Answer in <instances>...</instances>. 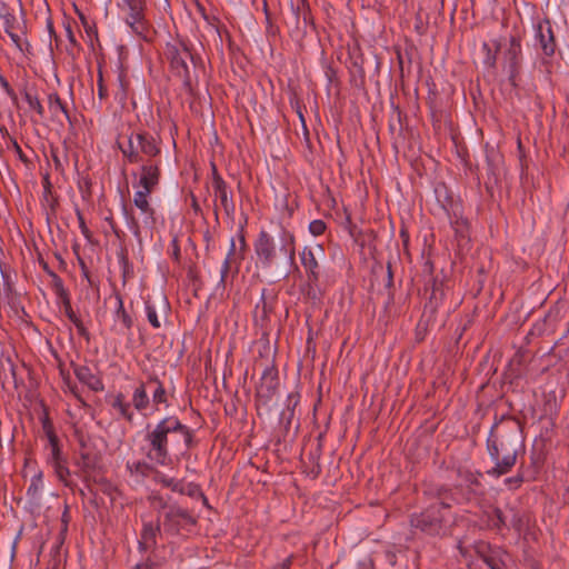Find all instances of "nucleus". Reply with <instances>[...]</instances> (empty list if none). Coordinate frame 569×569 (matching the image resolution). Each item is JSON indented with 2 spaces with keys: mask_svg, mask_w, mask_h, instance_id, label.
I'll return each mask as SVG.
<instances>
[{
  "mask_svg": "<svg viewBox=\"0 0 569 569\" xmlns=\"http://www.w3.org/2000/svg\"><path fill=\"white\" fill-rule=\"evenodd\" d=\"M146 457L150 462L167 467L172 462L171 452L187 455L197 447L194 430L184 425L176 415L162 417L154 425L146 427Z\"/></svg>",
  "mask_w": 569,
  "mask_h": 569,
  "instance_id": "nucleus-1",
  "label": "nucleus"
},
{
  "mask_svg": "<svg viewBox=\"0 0 569 569\" xmlns=\"http://www.w3.org/2000/svg\"><path fill=\"white\" fill-rule=\"evenodd\" d=\"M522 445V425L519 419L509 415L496 416L487 438V451L495 466L487 473L498 478L511 471Z\"/></svg>",
  "mask_w": 569,
  "mask_h": 569,
  "instance_id": "nucleus-2",
  "label": "nucleus"
},
{
  "mask_svg": "<svg viewBox=\"0 0 569 569\" xmlns=\"http://www.w3.org/2000/svg\"><path fill=\"white\" fill-rule=\"evenodd\" d=\"M278 244L274 237L266 230H260L253 243L257 264L266 271L274 272L283 279L296 266V236L282 223L278 226Z\"/></svg>",
  "mask_w": 569,
  "mask_h": 569,
  "instance_id": "nucleus-3",
  "label": "nucleus"
},
{
  "mask_svg": "<svg viewBox=\"0 0 569 569\" xmlns=\"http://www.w3.org/2000/svg\"><path fill=\"white\" fill-rule=\"evenodd\" d=\"M119 149L123 158L132 164L161 160L160 141L146 130L132 131L128 137V144L126 147L119 144Z\"/></svg>",
  "mask_w": 569,
  "mask_h": 569,
  "instance_id": "nucleus-4",
  "label": "nucleus"
},
{
  "mask_svg": "<svg viewBox=\"0 0 569 569\" xmlns=\"http://www.w3.org/2000/svg\"><path fill=\"white\" fill-rule=\"evenodd\" d=\"M164 56L170 63L172 72L182 79L183 88L192 93V81L188 61L194 63V57L189 43L181 39L167 42Z\"/></svg>",
  "mask_w": 569,
  "mask_h": 569,
  "instance_id": "nucleus-5",
  "label": "nucleus"
},
{
  "mask_svg": "<svg viewBox=\"0 0 569 569\" xmlns=\"http://www.w3.org/2000/svg\"><path fill=\"white\" fill-rule=\"evenodd\" d=\"M44 450L47 465L53 470L60 482L66 487L71 488L73 483L70 479L71 472L69 469L68 457L62 451L60 439L48 441Z\"/></svg>",
  "mask_w": 569,
  "mask_h": 569,
  "instance_id": "nucleus-6",
  "label": "nucleus"
},
{
  "mask_svg": "<svg viewBox=\"0 0 569 569\" xmlns=\"http://www.w3.org/2000/svg\"><path fill=\"white\" fill-rule=\"evenodd\" d=\"M279 387V375L274 363L266 365L260 382L256 387L257 406H268Z\"/></svg>",
  "mask_w": 569,
  "mask_h": 569,
  "instance_id": "nucleus-7",
  "label": "nucleus"
},
{
  "mask_svg": "<svg viewBox=\"0 0 569 569\" xmlns=\"http://www.w3.org/2000/svg\"><path fill=\"white\" fill-rule=\"evenodd\" d=\"M456 472L458 478L461 479V482L456 485L457 490L460 492V499H463L465 502L468 503L480 496L478 488L481 487V472H475L466 467H458Z\"/></svg>",
  "mask_w": 569,
  "mask_h": 569,
  "instance_id": "nucleus-8",
  "label": "nucleus"
},
{
  "mask_svg": "<svg viewBox=\"0 0 569 569\" xmlns=\"http://www.w3.org/2000/svg\"><path fill=\"white\" fill-rule=\"evenodd\" d=\"M503 58L508 67L509 82L512 87H516L522 61L521 39L518 36L510 37L509 47L505 51Z\"/></svg>",
  "mask_w": 569,
  "mask_h": 569,
  "instance_id": "nucleus-9",
  "label": "nucleus"
},
{
  "mask_svg": "<svg viewBox=\"0 0 569 569\" xmlns=\"http://www.w3.org/2000/svg\"><path fill=\"white\" fill-rule=\"evenodd\" d=\"M140 163L141 167L137 186L141 189L137 192L152 193L160 183L161 160L144 161Z\"/></svg>",
  "mask_w": 569,
  "mask_h": 569,
  "instance_id": "nucleus-10",
  "label": "nucleus"
},
{
  "mask_svg": "<svg viewBox=\"0 0 569 569\" xmlns=\"http://www.w3.org/2000/svg\"><path fill=\"white\" fill-rule=\"evenodd\" d=\"M162 525L166 531L190 530L196 519L187 510L171 506L163 512Z\"/></svg>",
  "mask_w": 569,
  "mask_h": 569,
  "instance_id": "nucleus-11",
  "label": "nucleus"
},
{
  "mask_svg": "<svg viewBox=\"0 0 569 569\" xmlns=\"http://www.w3.org/2000/svg\"><path fill=\"white\" fill-rule=\"evenodd\" d=\"M278 296L272 290L263 288L259 301L253 310V322L260 328L267 327L270 321V315L274 311Z\"/></svg>",
  "mask_w": 569,
  "mask_h": 569,
  "instance_id": "nucleus-12",
  "label": "nucleus"
},
{
  "mask_svg": "<svg viewBox=\"0 0 569 569\" xmlns=\"http://www.w3.org/2000/svg\"><path fill=\"white\" fill-rule=\"evenodd\" d=\"M323 246L316 244L315 247L306 246L299 252L300 262L305 270L307 280L321 278V267L317 259V254L323 253Z\"/></svg>",
  "mask_w": 569,
  "mask_h": 569,
  "instance_id": "nucleus-13",
  "label": "nucleus"
},
{
  "mask_svg": "<svg viewBox=\"0 0 569 569\" xmlns=\"http://www.w3.org/2000/svg\"><path fill=\"white\" fill-rule=\"evenodd\" d=\"M425 493L430 498L437 499L439 506L445 509H450L453 505L466 503L463 499H460V492L456 486L451 488L447 485H430L425 490Z\"/></svg>",
  "mask_w": 569,
  "mask_h": 569,
  "instance_id": "nucleus-14",
  "label": "nucleus"
},
{
  "mask_svg": "<svg viewBox=\"0 0 569 569\" xmlns=\"http://www.w3.org/2000/svg\"><path fill=\"white\" fill-rule=\"evenodd\" d=\"M535 39L546 57H552L555 54L557 43L551 22L548 18L539 20L535 24Z\"/></svg>",
  "mask_w": 569,
  "mask_h": 569,
  "instance_id": "nucleus-15",
  "label": "nucleus"
},
{
  "mask_svg": "<svg viewBox=\"0 0 569 569\" xmlns=\"http://www.w3.org/2000/svg\"><path fill=\"white\" fill-rule=\"evenodd\" d=\"M150 194L151 193H146V192H134L133 203L140 210L141 214L143 216V218H142L143 227L152 232V230L156 228L157 219H156V211L149 202Z\"/></svg>",
  "mask_w": 569,
  "mask_h": 569,
  "instance_id": "nucleus-16",
  "label": "nucleus"
},
{
  "mask_svg": "<svg viewBox=\"0 0 569 569\" xmlns=\"http://www.w3.org/2000/svg\"><path fill=\"white\" fill-rule=\"evenodd\" d=\"M440 522L436 512V507L432 506L420 513H413L410 519L411 527L421 531L436 530Z\"/></svg>",
  "mask_w": 569,
  "mask_h": 569,
  "instance_id": "nucleus-17",
  "label": "nucleus"
},
{
  "mask_svg": "<svg viewBox=\"0 0 569 569\" xmlns=\"http://www.w3.org/2000/svg\"><path fill=\"white\" fill-rule=\"evenodd\" d=\"M71 367L77 379L90 390L98 392L104 389L102 380L88 366L77 365L72 361Z\"/></svg>",
  "mask_w": 569,
  "mask_h": 569,
  "instance_id": "nucleus-18",
  "label": "nucleus"
},
{
  "mask_svg": "<svg viewBox=\"0 0 569 569\" xmlns=\"http://www.w3.org/2000/svg\"><path fill=\"white\" fill-rule=\"evenodd\" d=\"M214 196L220 200V204L228 217L233 216L236 211V204L233 201L232 192L226 181H218L217 184L212 186Z\"/></svg>",
  "mask_w": 569,
  "mask_h": 569,
  "instance_id": "nucleus-19",
  "label": "nucleus"
},
{
  "mask_svg": "<svg viewBox=\"0 0 569 569\" xmlns=\"http://www.w3.org/2000/svg\"><path fill=\"white\" fill-rule=\"evenodd\" d=\"M114 299L117 301V308L114 311V318L116 320L120 321L121 328L119 329L117 326L113 327V330L117 333H124L126 331H130L133 327V319L128 313V311L124 308L123 298L119 292H114Z\"/></svg>",
  "mask_w": 569,
  "mask_h": 569,
  "instance_id": "nucleus-20",
  "label": "nucleus"
},
{
  "mask_svg": "<svg viewBox=\"0 0 569 569\" xmlns=\"http://www.w3.org/2000/svg\"><path fill=\"white\" fill-rule=\"evenodd\" d=\"M21 94L24 101L28 103L29 110L33 111L40 119H43L46 111L40 101L37 88L34 86L26 84L21 90Z\"/></svg>",
  "mask_w": 569,
  "mask_h": 569,
  "instance_id": "nucleus-21",
  "label": "nucleus"
},
{
  "mask_svg": "<svg viewBox=\"0 0 569 569\" xmlns=\"http://www.w3.org/2000/svg\"><path fill=\"white\" fill-rule=\"evenodd\" d=\"M146 313L149 323L154 328H160V320L158 318L157 309L166 311L169 307L168 299L164 295H160L158 298V305H156L150 299L146 300Z\"/></svg>",
  "mask_w": 569,
  "mask_h": 569,
  "instance_id": "nucleus-22",
  "label": "nucleus"
},
{
  "mask_svg": "<svg viewBox=\"0 0 569 569\" xmlns=\"http://www.w3.org/2000/svg\"><path fill=\"white\" fill-rule=\"evenodd\" d=\"M148 385H156L154 390L152 391V405L157 410H159L160 406L168 408L170 406L168 399V392L163 386V383L159 380L157 376H149L147 380Z\"/></svg>",
  "mask_w": 569,
  "mask_h": 569,
  "instance_id": "nucleus-23",
  "label": "nucleus"
},
{
  "mask_svg": "<svg viewBox=\"0 0 569 569\" xmlns=\"http://www.w3.org/2000/svg\"><path fill=\"white\" fill-rule=\"evenodd\" d=\"M292 11L296 17L297 29L306 28L308 24L312 23L308 0H297V3L292 4Z\"/></svg>",
  "mask_w": 569,
  "mask_h": 569,
  "instance_id": "nucleus-24",
  "label": "nucleus"
},
{
  "mask_svg": "<svg viewBox=\"0 0 569 569\" xmlns=\"http://www.w3.org/2000/svg\"><path fill=\"white\" fill-rule=\"evenodd\" d=\"M300 397L297 392H291L288 395L286 400V408L280 413V422L283 425L284 429L288 430L292 423L295 418V410L299 405Z\"/></svg>",
  "mask_w": 569,
  "mask_h": 569,
  "instance_id": "nucleus-25",
  "label": "nucleus"
},
{
  "mask_svg": "<svg viewBox=\"0 0 569 569\" xmlns=\"http://www.w3.org/2000/svg\"><path fill=\"white\" fill-rule=\"evenodd\" d=\"M48 108L51 112L52 118H57L59 113H62L63 117L68 120V122L71 126L73 124L67 104L64 101H62L58 92H50L48 94Z\"/></svg>",
  "mask_w": 569,
  "mask_h": 569,
  "instance_id": "nucleus-26",
  "label": "nucleus"
},
{
  "mask_svg": "<svg viewBox=\"0 0 569 569\" xmlns=\"http://www.w3.org/2000/svg\"><path fill=\"white\" fill-rule=\"evenodd\" d=\"M481 49L485 53V58L482 61L483 64L489 69H495L497 64V56L501 49L500 41L497 39L491 40V44L488 42H483Z\"/></svg>",
  "mask_w": 569,
  "mask_h": 569,
  "instance_id": "nucleus-27",
  "label": "nucleus"
},
{
  "mask_svg": "<svg viewBox=\"0 0 569 569\" xmlns=\"http://www.w3.org/2000/svg\"><path fill=\"white\" fill-rule=\"evenodd\" d=\"M42 489L43 475L42 471H39L31 478L30 485L27 489V497L31 503L38 505L40 502Z\"/></svg>",
  "mask_w": 569,
  "mask_h": 569,
  "instance_id": "nucleus-28",
  "label": "nucleus"
},
{
  "mask_svg": "<svg viewBox=\"0 0 569 569\" xmlns=\"http://www.w3.org/2000/svg\"><path fill=\"white\" fill-rule=\"evenodd\" d=\"M126 21L136 34L144 39L147 38L149 24L144 18V11L139 12L138 14H128Z\"/></svg>",
  "mask_w": 569,
  "mask_h": 569,
  "instance_id": "nucleus-29",
  "label": "nucleus"
},
{
  "mask_svg": "<svg viewBox=\"0 0 569 569\" xmlns=\"http://www.w3.org/2000/svg\"><path fill=\"white\" fill-rule=\"evenodd\" d=\"M111 407L118 411L120 417L126 419L128 422H132L134 418V413L131 410V405L126 401V397L123 393L119 392L114 396L111 401Z\"/></svg>",
  "mask_w": 569,
  "mask_h": 569,
  "instance_id": "nucleus-30",
  "label": "nucleus"
},
{
  "mask_svg": "<svg viewBox=\"0 0 569 569\" xmlns=\"http://www.w3.org/2000/svg\"><path fill=\"white\" fill-rule=\"evenodd\" d=\"M147 385V382H140L132 393V406L140 412L146 410L150 405Z\"/></svg>",
  "mask_w": 569,
  "mask_h": 569,
  "instance_id": "nucleus-31",
  "label": "nucleus"
},
{
  "mask_svg": "<svg viewBox=\"0 0 569 569\" xmlns=\"http://www.w3.org/2000/svg\"><path fill=\"white\" fill-rule=\"evenodd\" d=\"M0 19L3 21L4 32L20 29L19 21L13 12L4 2L0 3Z\"/></svg>",
  "mask_w": 569,
  "mask_h": 569,
  "instance_id": "nucleus-32",
  "label": "nucleus"
},
{
  "mask_svg": "<svg viewBox=\"0 0 569 569\" xmlns=\"http://www.w3.org/2000/svg\"><path fill=\"white\" fill-rule=\"evenodd\" d=\"M77 466L82 472L89 473L98 468L99 458L97 455H93L89 451H81L79 460L77 461Z\"/></svg>",
  "mask_w": 569,
  "mask_h": 569,
  "instance_id": "nucleus-33",
  "label": "nucleus"
},
{
  "mask_svg": "<svg viewBox=\"0 0 569 569\" xmlns=\"http://www.w3.org/2000/svg\"><path fill=\"white\" fill-rule=\"evenodd\" d=\"M302 293L308 300H311L313 302L319 301L323 296V291L320 287V279H306V283L302 287Z\"/></svg>",
  "mask_w": 569,
  "mask_h": 569,
  "instance_id": "nucleus-34",
  "label": "nucleus"
},
{
  "mask_svg": "<svg viewBox=\"0 0 569 569\" xmlns=\"http://www.w3.org/2000/svg\"><path fill=\"white\" fill-rule=\"evenodd\" d=\"M42 201L46 207H48L52 212L56 211L59 202L58 197L53 194L52 192V186L49 180V176L47 174L43 178V193H42Z\"/></svg>",
  "mask_w": 569,
  "mask_h": 569,
  "instance_id": "nucleus-35",
  "label": "nucleus"
},
{
  "mask_svg": "<svg viewBox=\"0 0 569 569\" xmlns=\"http://www.w3.org/2000/svg\"><path fill=\"white\" fill-rule=\"evenodd\" d=\"M239 263L236 266L229 263L228 261H223L220 270V279L218 281L219 287H226L229 278L233 280L239 273Z\"/></svg>",
  "mask_w": 569,
  "mask_h": 569,
  "instance_id": "nucleus-36",
  "label": "nucleus"
},
{
  "mask_svg": "<svg viewBox=\"0 0 569 569\" xmlns=\"http://www.w3.org/2000/svg\"><path fill=\"white\" fill-rule=\"evenodd\" d=\"M127 470L130 472V475H137L141 477H148L152 471L153 467L151 463L140 460V461H133V462H127L126 465Z\"/></svg>",
  "mask_w": 569,
  "mask_h": 569,
  "instance_id": "nucleus-37",
  "label": "nucleus"
},
{
  "mask_svg": "<svg viewBox=\"0 0 569 569\" xmlns=\"http://www.w3.org/2000/svg\"><path fill=\"white\" fill-rule=\"evenodd\" d=\"M451 228L455 231V236L459 241H462L468 238V220L463 218H459L455 216V219H450Z\"/></svg>",
  "mask_w": 569,
  "mask_h": 569,
  "instance_id": "nucleus-38",
  "label": "nucleus"
},
{
  "mask_svg": "<svg viewBox=\"0 0 569 569\" xmlns=\"http://www.w3.org/2000/svg\"><path fill=\"white\" fill-rule=\"evenodd\" d=\"M118 260L122 268L123 282H126L127 279H129L133 274V266H132V263H130V261L128 259V252L126 249H121L118 252Z\"/></svg>",
  "mask_w": 569,
  "mask_h": 569,
  "instance_id": "nucleus-39",
  "label": "nucleus"
},
{
  "mask_svg": "<svg viewBox=\"0 0 569 569\" xmlns=\"http://www.w3.org/2000/svg\"><path fill=\"white\" fill-rule=\"evenodd\" d=\"M64 30H66L67 39L69 41V46L66 48V51L68 52L69 56L74 57V54H76L74 49H77L79 51L80 44L76 39L74 32L72 29V23L70 21L64 22Z\"/></svg>",
  "mask_w": 569,
  "mask_h": 569,
  "instance_id": "nucleus-40",
  "label": "nucleus"
},
{
  "mask_svg": "<svg viewBox=\"0 0 569 569\" xmlns=\"http://www.w3.org/2000/svg\"><path fill=\"white\" fill-rule=\"evenodd\" d=\"M486 160L488 164V181L486 182V188L489 189L490 183L493 181L495 183L498 181V176L496 172V154L493 151L487 152Z\"/></svg>",
  "mask_w": 569,
  "mask_h": 569,
  "instance_id": "nucleus-41",
  "label": "nucleus"
},
{
  "mask_svg": "<svg viewBox=\"0 0 569 569\" xmlns=\"http://www.w3.org/2000/svg\"><path fill=\"white\" fill-rule=\"evenodd\" d=\"M121 2L120 7L127 9L128 14H138L146 8V0H121Z\"/></svg>",
  "mask_w": 569,
  "mask_h": 569,
  "instance_id": "nucleus-42",
  "label": "nucleus"
},
{
  "mask_svg": "<svg viewBox=\"0 0 569 569\" xmlns=\"http://www.w3.org/2000/svg\"><path fill=\"white\" fill-rule=\"evenodd\" d=\"M180 495H186L192 499H198L199 496H202V489L200 485L196 482H184L182 483Z\"/></svg>",
  "mask_w": 569,
  "mask_h": 569,
  "instance_id": "nucleus-43",
  "label": "nucleus"
},
{
  "mask_svg": "<svg viewBox=\"0 0 569 569\" xmlns=\"http://www.w3.org/2000/svg\"><path fill=\"white\" fill-rule=\"evenodd\" d=\"M97 90H98L99 100L101 102L106 101L109 97V93H108L107 86L104 83L103 72H102L101 67L98 68Z\"/></svg>",
  "mask_w": 569,
  "mask_h": 569,
  "instance_id": "nucleus-44",
  "label": "nucleus"
},
{
  "mask_svg": "<svg viewBox=\"0 0 569 569\" xmlns=\"http://www.w3.org/2000/svg\"><path fill=\"white\" fill-rule=\"evenodd\" d=\"M244 258V254L243 253H239V256H237V248H236V242H234V239L232 238L231 241H230V248L228 250V253L224 258L223 261H228L229 263L236 266V263H241V261L243 260Z\"/></svg>",
  "mask_w": 569,
  "mask_h": 569,
  "instance_id": "nucleus-45",
  "label": "nucleus"
},
{
  "mask_svg": "<svg viewBox=\"0 0 569 569\" xmlns=\"http://www.w3.org/2000/svg\"><path fill=\"white\" fill-rule=\"evenodd\" d=\"M159 482L163 487L169 488L171 491L180 493L183 480H177L174 478H169L162 475L159 479Z\"/></svg>",
  "mask_w": 569,
  "mask_h": 569,
  "instance_id": "nucleus-46",
  "label": "nucleus"
},
{
  "mask_svg": "<svg viewBox=\"0 0 569 569\" xmlns=\"http://www.w3.org/2000/svg\"><path fill=\"white\" fill-rule=\"evenodd\" d=\"M118 81H119V90L116 93V97L119 98V100L123 102L128 98V87H129V82L123 72L119 73Z\"/></svg>",
  "mask_w": 569,
  "mask_h": 569,
  "instance_id": "nucleus-47",
  "label": "nucleus"
},
{
  "mask_svg": "<svg viewBox=\"0 0 569 569\" xmlns=\"http://www.w3.org/2000/svg\"><path fill=\"white\" fill-rule=\"evenodd\" d=\"M435 191L442 208L447 209V206L452 202V198L449 196L447 187L445 184L438 186Z\"/></svg>",
  "mask_w": 569,
  "mask_h": 569,
  "instance_id": "nucleus-48",
  "label": "nucleus"
},
{
  "mask_svg": "<svg viewBox=\"0 0 569 569\" xmlns=\"http://www.w3.org/2000/svg\"><path fill=\"white\" fill-rule=\"evenodd\" d=\"M41 422H42V430H43L48 441H51L53 439H59V437L57 436V433L54 431V427L48 416H44Z\"/></svg>",
  "mask_w": 569,
  "mask_h": 569,
  "instance_id": "nucleus-49",
  "label": "nucleus"
},
{
  "mask_svg": "<svg viewBox=\"0 0 569 569\" xmlns=\"http://www.w3.org/2000/svg\"><path fill=\"white\" fill-rule=\"evenodd\" d=\"M327 229V224L323 220L321 219H316V220H312L310 223H309V232L315 236V237H319L321 234L325 233Z\"/></svg>",
  "mask_w": 569,
  "mask_h": 569,
  "instance_id": "nucleus-50",
  "label": "nucleus"
},
{
  "mask_svg": "<svg viewBox=\"0 0 569 569\" xmlns=\"http://www.w3.org/2000/svg\"><path fill=\"white\" fill-rule=\"evenodd\" d=\"M385 288L388 290L389 301H392L393 300V293H392L393 272H392V264L390 261H388V263H387V274H386Z\"/></svg>",
  "mask_w": 569,
  "mask_h": 569,
  "instance_id": "nucleus-51",
  "label": "nucleus"
},
{
  "mask_svg": "<svg viewBox=\"0 0 569 569\" xmlns=\"http://www.w3.org/2000/svg\"><path fill=\"white\" fill-rule=\"evenodd\" d=\"M17 30H13V31H9V32H6L11 41L13 42V44L22 52L24 50H28L29 48V42L27 40H22L21 37L16 32Z\"/></svg>",
  "mask_w": 569,
  "mask_h": 569,
  "instance_id": "nucleus-52",
  "label": "nucleus"
},
{
  "mask_svg": "<svg viewBox=\"0 0 569 569\" xmlns=\"http://www.w3.org/2000/svg\"><path fill=\"white\" fill-rule=\"evenodd\" d=\"M76 216H77V219L79 221V228L81 230V233L83 234V237L87 239V240H91L92 238V232L90 231V229L87 227L86 224V221H84V217H83V213L81 212L80 209H76Z\"/></svg>",
  "mask_w": 569,
  "mask_h": 569,
  "instance_id": "nucleus-53",
  "label": "nucleus"
},
{
  "mask_svg": "<svg viewBox=\"0 0 569 569\" xmlns=\"http://www.w3.org/2000/svg\"><path fill=\"white\" fill-rule=\"evenodd\" d=\"M0 84L4 89L6 93L10 97L13 104L18 106V96L16 91L12 89L8 80L2 74H0Z\"/></svg>",
  "mask_w": 569,
  "mask_h": 569,
  "instance_id": "nucleus-54",
  "label": "nucleus"
},
{
  "mask_svg": "<svg viewBox=\"0 0 569 569\" xmlns=\"http://www.w3.org/2000/svg\"><path fill=\"white\" fill-rule=\"evenodd\" d=\"M98 483H99V486H100V490H101L103 493H106V495H108V496H110V497H112V496H113V493L117 491V488H116V487H114V486H113L109 480H107V479H104V478H101V479L98 481Z\"/></svg>",
  "mask_w": 569,
  "mask_h": 569,
  "instance_id": "nucleus-55",
  "label": "nucleus"
},
{
  "mask_svg": "<svg viewBox=\"0 0 569 569\" xmlns=\"http://www.w3.org/2000/svg\"><path fill=\"white\" fill-rule=\"evenodd\" d=\"M71 322L76 326L79 336L84 338L87 340V342H89L90 341V332L88 331L87 327L83 325L81 319L78 317L77 320L71 321Z\"/></svg>",
  "mask_w": 569,
  "mask_h": 569,
  "instance_id": "nucleus-56",
  "label": "nucleus"
},
{
  "mask_svg": "<svg viewBox=\"0 0 569 569\" xmlns=\"http://www.w3.org/2000/svg\"><path fill=\"white\" fill-rule=\"evenodd\" d=\"M49 277L51 278V288L54 291V293L66 289L62 278L58 276L56 272H53Z\"/></svg>",
  "mask_w": 569,
  "mask_h": 569,
  "instance_id": "nucleus-57",
  "label": "nucleus"
},
{
  "mask_svg": "<svg viewBox=\"0 0 569 569\" xmlns=\"http://www.w3.org/2000/svg\"><path fill=\"white\" fill-rule=\"evenodd\" d=\"M522 482H523V477L520 473L517 476H513V477H509L505 480L506 486L509 489H513V490L518 489Z\"/></svg>",
  "mask_w": 569,
  "mask_h": 569,
  "instance_id": "nucleus-58",
  "label": "nucleus"
},
{
  "mask_svg": "<svg viewBox=\"0 0 569 569\" xmlns=\"http://www.w3.org/2000/svg\"><path fill=\"white\" fill-rule=\"evenodd\" d=\"M196 8H197V11L200 13V16L209 23V24H213L214 22H218V19L216 17H210L207 11H206V8L204 6L199 2L198 0L196 1Z\"/></svg>",
  "mask_w": 569,
  "mask_h": 569,
  "instance_id": "nucleus-59",
  "label": "nucleus"
},
{
  "mask_svg": "<svg viewBox=\"0 0 569 569\" xmlns=\"http://www.w3.org/2000/svg\"><path fill=\"white\" fill-rule=\"evenodd\" d=\"M154 537L156 536H151V535L141 536V539L138 540L139 549L148 550L153 543H156Z\"/></svg>",
  "mask_w": 569,
  "mask_h": 569,
  "instance_id": "nucleus-60",
  "label": "nucleus"
},
{
  "mask_svg": "<svg viewBox=\"0 0 569 569\" xmlns=\"http://www.w3.org/2000/svg\"><path fill=\"white\" fill-rule=\"evenodd\" d=\"M171 257L172 259L176 261V262H179L180 261V258H181V251H180V246H179V241H178V238L174 237L171 241Z\"/></svg>",
  "mask_w": 569,
  "mask_h": 569,
  "instance_id": "nucleus-61",
  "label": "nucleus"
},
{
  "mask_svg": "<svg viewBox=\"0 0 569 569\" xmlns=\"http://www.w3.org/2000/svg\"><path fill=\"white\" fill-rule=\"evenodd\" d=\"M62 308H63V312H64L66 317L70 321L77 320L78 316L76 315V312L72 309L71 300L70 301H66L64 305H62Z\"/></svg>",
  "mask_w": 569,
  "mask_h": 569,
  "instance_id": "nucleus-62",
  "label": "nucleus"
},
{
  "mask_svg": "<svg viewBox=\"0 0 569 569\" xmlns=\"http://www.w3.org/2000/svg\"><path fill=\"white\" fill-rule=\"evenodd\" d=\"M325 73L329 84L338 82V74L335 68H332L331 66H327Z\"/></svg>",
  "mask_w": 569,
  "mask_h": 569,
  "instance_id": "nucleus-63",
  "label": "nucleus"
},
{
  "mask_svg": "<svg viewBox=\"0 0 569 569\" xmlns=\"http://www.w3.org/2000/svg\"><path fill=\"white\" fill-rule=\"evenodd\" d=\"M70 521V512H69V508L66 507L64 508V511L61 516V529H60V533H67L68 531V523Z\"/></svg>",
  "mask_w": 569,
  "mask_h": 569,
  "instance_id": "nucleus-64",
  "label": "nucleus"
}]
</instances>
